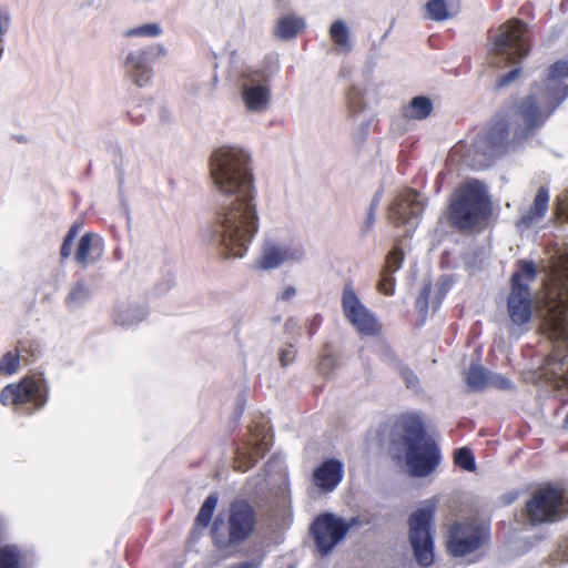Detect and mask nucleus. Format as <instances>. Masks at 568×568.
<instances>
[{
    "label": "nucleus",
    "mask_w": 568,
    "mask_h": 568,
    "mask_svg": "<svg viewBox=\"0 0 568 568\" xmlns=\"http://www.w3.org/2000/svg\"><path fill=\"white\" fill-rule=\"evenodd\" d=\"M211 178L219 192L233 199L219 214L214 234L229 255L242 257L258 222L250 155L234 146L215 150Z\"/></svg>",
    "instance_id": "nucleus-1"
},
{
    "label": "nucleus",
    "mask_w": 568,
    "mask_h": 568,
    "mask_svg": "<svg viewBox=\"0 0 568 568\" xmlns=\"http://www.w3.org/2000/svg\"><path fill=\"white\" fill-rule=\"evenodd\" d=\"M544 293L536 298L539 331L557 345V355L551 357L541 376L556 388L568 386V251L552 260Z\"/></svg>",
    "instance_id": "nucleus-2"
},
{
    "label": "nucleus",
    "mask_w": 568,
    "mask_h": 568,
    "mask_svg": "<svg viewBox=\"0 0 568 568\" xmlns=\"http://www.w3.org/2000/svg\"><path fill=\"white\" fill-rule=\"evenodd\" d=\"M392 456L414 477L427 476L439 460L437 447L415 419L405 423V434L399 442L393 444Z\"/></svg>",
    "instance_id": "nucleus-3"
},
{
    "label": "nucleus",
    "mask_w": 568,
    "mask_h": 568,
    "mask_svg": "<svg viewBox=\"0 0 568 568\" xmlns=\"http://www.w3.org/2000/svg\"><path fill=\"white\" fill-rule=\"evenodd\" d=\"M568 95V61H558L550 67L545 82V92L531 94L520 106L525 129L515 138H521L525 132L540 124L551 111Z\"/></svg>",
    "instance_id": "nucleus-4"
},
{
    "label": "nucleus",
    "mask_w": 568,
    "mask_h": 568,
    "mask_svg": "<svg viewBox=\"0 0 568 568\" xmlns=\"http://www.w3.org/2000/svg\"><path fill=\"white\" fill-rule=\"evenodd\" d=\"M489 214V201L485 186L478 181L462 184L452 200L448 219L453 226L469 230Z\"/></svg>",
    "instance_id": "nucleus-5"
},
{
    "label": "nucleus",
    "mask_w": 568,
    "mask_h": 568,
    "mask_svg": "<svg viewBox=\"0 0 568 568\" xmlns=\"http://www.w3.org/2000/svg\"><path fill=\"white\" fill-rule=\"evenodd\" d=\"M49 399V384L42 373L27 374L18 382L6 385L0 403L14 412L32 414L43 408Z\"/></svg>",
    "instance_id": "nucleus-6"
},
{
    "label": "nucleus",
    "mask_w": 568,
    "mask_h": 568,
    "mask_svg": "<svg viewBox=\"0 0 568 568\" xmlns=\"http://www.w3.org/2000/svg\"><path fill=\"white\" fill-rule=\"evenodd\" d=\"M527 24L519 19H510L503 23L495 34L488 49V63L493 68L521 62L530 51L524 34Z\"/></svg>",
    "instance_id": "nucleus-7"
},
{
    "label": "nucleus",
    "mask_w": 568,
    "mask_h": 568,
    "mask_svg": "<svg viewBox=\"0 0 568 568\" xmlns=\"http://www.w3.org/2000/svg\"><path fill=\"white\" fill-rule=\"evenodd\" d=\"M256 518L251 506L244 501H235L230 508L229 521L217 518L212 528L215 546L227 549L247 539L253 532Z\"/></svg>",
    "instance_id": "nucleus-8"
},
{
    "label": "nucleus",
    "mask_w": 568,
    "mask_h": 568,
    "mask_svg": "<svg viewBox=\"0 0 568 568\" xmlns=\"http://www.w3.org/2000/svg\"><path fill=\"white\" fill-rule=\"evenodd\" d=\"M435 511V503L427 500L407 518L408 541L416 560L422 566H429L434 558L433 520Z\"/></svg>",
    "instance_id": "nucleus-9"
},
{
    "label": "nucleus",
    "mask_w": 568,
    "mask_h": 568,
    "mask_svg": "<svg viewBox=\"0 0 568 568\" xmlns=\"http://www.w3.org/2000/svg\"><path fill=\"white\" fill-rule=\"evenodd\" d=\"M536 268L532 264L523 262L520 272L511 277V290L507 300V312L513 324H526L532 314V296L528 282L535 278Z\"/></svg>",
    "instance_id": "nucleus-10"
},
{
    "label": "nucleus",
    "mask_w": 568,
    "mask_h": 568,
    "mask_svg": "<svg viewBox=\"0 0 568 568\" xmlns=\"http://www.w3.org/2000/svg\"><path fill=\"white\" fill-rule=\"evenodd\" d=\"M270 74L264 69L247 67L239 75V85L244 108L250 113L261 114L271 103Z\"/></svg>",
    "instance_id": "nucleus-11"
},
{
    "label": "nucleus",
    "mask_w": 568,
    "mask_h": 568,
    "mask_svg": "<svg viewBox=\"0 0 568 568\" xmlns=\"http://www.w3.org/2000/svg\"><path fill=\"white\" fill-rule=\"evenodd\" d=\"M568 513V501L560 489L547 486L536 490L526 503V517L531 524L551 523Z\"/></svg>",
    "instance_id": "nucleus-12"
},
{
    "label": "nucleus",
    "mask_w": 568,
    "mask_h": 568,
    "mask_svg": "<svg viewBox=\"0 0 568 568\" xmlns=\"http://www.w3.org/2000/svg\"><path fill=\"white\" fill-rule=\"evenodd\" d=\"M509 125L497 122L487 134L480 135L467 153V161L476 169L488 168L508 144Z\"/></svg>",
    "instance_id": "nucleus-13"
},
{
    "label": "nucleus",
    "mask_w": 568,
    "mask_h": 568,
    "mask_svg": "<svg viewBox=\"0 0 568 568\" xmlns=\"http://www.w3.org/2000/svg\"><path fill=\"white\" fill-rule=\"evenodd\" d=\"M486 528L475 523H456L448 531L447 548L455 557L476 551L486 540Z\"/></svg>",
    "instance_id": "nucleus-14"
},
{
    "label": "nucleus",
    "mask_w": 568,
    "mask_h": 568,
    "mask_svg": "<svg viewBox=\"0 0 568 568\" xmlns=\"http://www.w3.org/2000/svg\"><path fill=\"white\" fill-rule=\"evenodd\" d=\"M353 523L329 514L318 517L311 527L318 554L327 555L344 538Z\"/></svg>",
    "instance_id": "nucleus-15"
},
{
    "label": "nucleus",
    "mask_w": 568,
    "mask_h": 568,
    "mask_svg": "<svg viewBox=\"0 0 568 568\" xmlns=\"http://www.w3.org/2000/svg\"><path fill=\"white\" fill-rule=\"evenodd\" d=\"M345 317L362 335H374L379 331L375 316L359 301L352 287L346 286L342 296Z\"/></svg>",
    "instance_id": "nucleus-16"
},
{
    "label": "nucleus",
    "mask_w": 568,
    "mask_h": 568,
    "mask_svg": "<svg viewBox=\"0 0 568 568\" xmlns=\"http://www.w3.org/2000/svg\"><path fill=\"white\" fill-rule=\"evenodd\" d=\"M424 210L419 193L407 190L399 193L389 205L388 217L396 225H415V220Z\"/></svg>",
    "instance_id": "nucleus-17"
},
{
    "label": "nucleus",
    "mask_w": 568,
    "mask_h": 568,
    "mask_svg": "<svg viewBox=\"0 0 568 568\" xmlns=\"http://www.w3.org/2000/svg\"><path fill=\"white\" fill-rule=\"evenodd\" d=\"M272 444V435L270 427L266 425H255L251 429V439L247 444L246 450L237 452L234 459V468L236 470L245 471L253 467L257 457H262Z\"/></svg>",
    "instance_id": "nucleus-18"
},
{
    "label": "nucleus",
    "mask_w": 568,
    "mask_h": 568,
    "mask_svg": "<svg viewBox=\"0 0 568 568\" xmlns=\"http://www.w3.org/2000/svg\"><path fill=\"white\" fill-rule=\"evenodd\" d=\"M303 257L304 252L300 247H287L274 241H266L257 264L263 270H272L286 262H298Z\"/></svg>",
    "instance_id": "nucleus-19"
},
{
    "label": "nucleus",
    "mask_w": 568,
    "mask_h": 568,
    "mask_svg": "<svg viewBox=\"0 0 568 568\" xmlns=\"http://www.w3.org/2000/svg\"><path fill=\"white\" fill-rule=\"evenodd\" d=\"M164 53L165 50L161 45H155L149 50H140L130 53L126 58L125 67L131 80L138 87L146 85L150 82L152 75V69L148 64V55H162Z\"/></svg>",
    "instance_id": "nucleus-20"
},
{
    "label": "nucleus",
    "mask_w": 568,
    "mask_h": 568,
    "mask_svg": "<svg viewBox=\"0 0 568 568\" xmlns=\"http://www.w3.org/2000/svg\"><path fill=\"white\" fill-rule=\"evenodd\" d=\"M465 381L467 386L474 390H481L487 386L499 389H511L513 383L505 376L496 373H488L483 366L474 364L466 373Z\"/></svg>",
    "instance_id": "nucleus-21"
},
{
    "label": "nucleus",
    "mask_w": 568,
    "mask_h": 568,
    "mask_svg": "<svg viewBox=\"0 0 568 568\" xmlns=\"http://www.w3.org/2000/svg\"><path fill=\"white\" fill-rule=\"evenodd\" d=\"M343 465L335 459H328L318 466L312 476L314 488L318 489L321 494L333 491L342 480Z\"/></svg>",
    "instance_id": "nucleus-22"
},
{
    "label": "nucleus",
    "mask_w": 568,
    "mask_h": 568,
    "mask_svg": "<svg viewBox=\"0 0 568 568\" xmlns=\"http://www.w3.org/2000/svg\"><path fill=\"white\" fill-rule=\"evenodd\" d=\"M32 551L19 544L0 546V568H33Z\"/></svg>",
    "instance_id": "nucleus-23"
},
{
    "label": "nucleus",
    "mask_w": 568,
    "mask_h": 568,
    "mask_svg": "<svg viewBox=\"0 0 568 568\" xmlns=\"http://www.w3.org/2000/svg\"><path fill=\"white\" fill-rule=\"evenodd\" d=\"M103 254L102 239L92 232L85 233L79 241L74 252L75 262L85 267L101 258Z\"/></svg>",
    "instance_id": "nucleus-24"
},
{
    "label": "nucleus",
    "mask_w": 568,
    "mask_h": 568,
    "mask_svg": "<svg viewBox=\"0 0 568 568\" xmlns=\"http://www.w3.org/2000/svg\"><path fill=\"white\" fill-rule=\"evenodd\" d=\"M549 192L546 187L538 189L531 206L517 222L519 229L526 230L539 223L548 210Z\"/></svg>",
    "instance_id": "nucleus-25"
},
{
    "label": "nucleus",
    "mask_w": 568,
    "mask_h": 568,
    "mask_svg": "<svg viewBox=\"0 0 568 568\" xmlns=\"http://www.w3.org/2000/svg\"><path fill=\"white\" fill-rule=\"evenodd\" d=\"M404 254L399 248H394L386 258V263L381 272V278L377 290L385 294L392 295L394 292L395 278L394 274L400 268Z\"/></svg>",
    "instance_id": "nucleus-26"
},
{
    "label": "nucleus",
    "mask_w": 568,
    "mask_h": 568,
    "mask_svg": "<svg viewBox=\"0 0 568 568\" xmlns=\"http://www.w3.org/2000/svg\"><path fill=\"white\" fill-rule=\"evenodd\" d=\"M305 28L303 18L290 14L278 19L274 34L281 40H290L296 37Z\"/></svg>",
    "instance_id": "nucleus-27"
},
{
    "label": "nucleus",
    "mask_w": 568,
    "mask_h": 568,
    "mask_svg": "<svg viewBox=\"0 0 568 568\" xmlns=\"http://www.w3.org/2000/svg\"><path fill=\"white\" fill-rule=\"evenodd\" d=\"M349 28L342 20L332 23L329 28V36L337 48L343 52H351L352 43L349 39Z\"/></svg>",
    "instance_id": "nucleus-28"
},
{
    "label": "nucleus",
    "mask_w": 568,
    "mask_h": 568,
    "mask_svg": "<svg viewBox=\"0 0 568 568\" xmlns=\"http://www.w3.org/2000/svg\"><path fill=\"white\" fill-rule=\"evenodd\" d=\"M432 109L433 104L428 98L416 97L405 108L404 115L409 119L423 120L430 114Z\"/></svg>",
    "instance_id": "nucleus-29"
},
{
    "label": "nucleus",
    "mask_w": 568,
    "mask_h": 568,
    "mask_svg": "<svg viewBox=\"0 0 568 568\" xmlns=\"http://www.w3.org/2000/svg\"><path fill=\"white\" fill-rule=\"evenodd\" d=\"M13 349L19 353V359L23 366L34 363L40 353L38 343L29 338L19 339Z\"/></svg>",
    "instance_id": "nucleus-30"
},
{
    "label": "nucleus",
    "mask_w": 568,
    "mask_h": 568,
    "mask_svg": "<svg viewBox=\"0 0 568 568\" xmlns=\"http://www.w3.org/2000/svg\"><path fill=\"white\" fill-rule=\"evenodd\" d=\"M146 316V311L142 306H125L119 308L115 313V323L122 326H129L141 322Z\"/></svg>",
    "instance_id": "nucleus-31"
},
{
    "label": "nucleus",
    "mask_w": 568,
    "mask_h": 568,
    "mask_svg": "<svg viewBox=\"0 0 568 568\" xmlns=\"http://www.w3.org/2000/svg\"><path fill=\"white\" fill-rule=\"evenodd\" d=\"M425 9L427 18L434 21H444L452 17L447 0H428Z\"/></svg>",
    "instance_id": "nucleus-32"
},
{
    "label": "nucleus",
    "mask_w": 568,
    "mask_h": 568,
    "mask_svg": "<svg viewBox=\"0 0 568 568\" xmlns=\"http://www.w3.org/2000/svg\"><path fill=\"white\" fill-rule=\"evenodd\" d=\"M21 362L19 359V353L14 349L6 352L0 357V374L3 376H12L20 369Z\"/></svg>",
    "instance_id": "nucleus-33"
},
{
    "label": "nucleus",
    "mask_w": 568,
    "mask_h": 568,
    "mask_svg": "<svg viewBox=\"0 0 568 568\" xmlns=\"http://www.w3.org/2000/svg\"><path fill=\"white\" fill-rule=\"evenodd\" d=\"M217 496L215 494L210 495L203 503L197 516L196 524L206 527L212 518V515L217 506Z\"/></svg>",
    "instance_id": "nucleus-34"
},
{
    "label": "nucleus",
    "mask_w": 568,
    "mask_h": 568,
    "mask_svg": "<svg viewBox=\"0 0 568 568\" xmlns=\"http://www.w3.org/2000/svg\"><path fill=\"white\" fill-rule=\"evenodd\" d=\"M81 227H82V224L79 222H74L70 226L69 231L67 232V234L62 241L61 247H60L61 261H65L67 258H69L71 256L73 241L77 237V235L79 234Z\"/></svg>",
    "instance_id": "nucleus-35"
},
{
    "label": "nucleus",
    "mask_w": 568,
    "mask_h": 568,
    "mask_svg": "<svg viewBox=\"0 0 568 568\" xmlns=\"http://www.w3.org/2000/svg\"><path fill=\"white\" fill-rule=\"evenodd\" d=\"M555 217L559 222H568V189L556 197Z\"/></svg>",
    "instance_id": "nucleus-36"
},
{
    "label": "nucleus",
    "mask_w": 568,
    "mask_h": 568,
    "mask_svg": "<svg viewBox=\"0 0 568 568\" xmlns=\"http://www.w3.org/2000/svg\"><path fill=\"white\" fill-rule=\"evenodd\" d=\"M336 367V359L328 348L320 357L317 369L321 375L328 376Z\"/></svg>",
    "instance_id": "nucleus-37"
},
{
    "label": "nucleus",
    "mask_w": 568,
    "mask_h": 568,
    "mask_svg": "<svg viewBox=\"0 0 568 568\" xmlns=\"http://www.w3.org/2000/svg\"><path fill=\"white\" fill-rule=\"evenodd\" d=\"M159 23H148L126 31V36L156 37L161 33Z\"/></svg>",
    "instance_id": "nucleus-38"
},
{
    "label": "nucleus",
    "mask_w": 568,
    "mask_h": 568,
    "mask_svg": "<svg viewBox=\"0 0 568 568\" xmlns=\"http://www.w3.org/2000/svg\"><path fill=\"white\" fill-rule=\"evenodd\" d=\"M455 462L465 470L471 471L475 469V460L469 449L460 448L455 453Z\"/></svg>",
    "instance_id": "nucleus-39"
},
{
    "label": "nucleus",
    "mask_w": 568,
    "mask_h": 568,
    "mask_svg": "<svg viewBox=\"0 0 568 568\" xmlns=\"http://www.w3.org/2000/svg\"><path fill=\"white\" fill-rule=\"evenodd\" d=\"M296 357V349L292 344L283 346L278 351V361L282 367L291 365Z\"/></svg>",
    "instance_id": "nucleus-40"
},
{
    "label": "nucleus",
    "mask_w": 568,
    "mask_h": 568,
    "mask_svg": "<svg viewBox=\"0 0 568 568\" xmlns=\"http://www.w3.org/2000/svg\"><path fill=\"white\" fill-rule=\"evenodd\" d=\"M521 70L519 68L511 70L507 74L503 75L496 83V89H501L519 79Z\"/></svg>",
    "instance_id": "nucleus-41"
},
{
    "label": "nucleus",
    "mask_w": 568,
    "mask_h": 568,
    "mask_svg": "<svg viewBox=\"0 0 568 568\" xmlns=\"http://www.w3.org/2000/svg\"><path fill=\"white\" fill-rule=\"evenodd\" d=\"M402 377L404 378L407 387L417 389L419 387V379L413 371L407 367L400 368Z\"/></svg>",
    "instance_id": "nucleus-42"
},
{
    "label": "nucleus",
    "mask_w": 568,
    "mask_h": 568,
    "mask_svg": "<svg viewBox=\"0 0 568 568\" xmlns=\"http://www.w3.org/2000/svg\"><path fill=\"white\" fill-rule=\"evenodd\" d=\"M348 103L353 112H357L363 109L361 92L357 89H352L349 91Z\"/></svg>",
    "instance_id": "nucleus-43"
},
{
    "label": "nucleus",
    "mask_w": 568,
    "mask_h": 568,
    "mask_svg": "<svg viewBox=\"0 0 568 568\" xmlns=\"http://www.w3.org/2000/svg\"><path fill=\"white\" fill-rule=\"evenodd\" d=\"M430 294V285L426 284L419 295V297L416 301V305L419 308L420 312H425L428 307V300Z\"/></svg>",
    "instance_id": "nucleus-44"
},
{
    "label": "nucleus",
    "mask_w": 568,
    "mask_h": 568,
    "mask_svg": "<svg viewBox=\"0 0 568 568\" xmlns=\"http://www.w3.org/2000/svg\"><path fill=\"white\" fill-rule=\"evenodd\" d=\"M88 290L83 284H77L69 294V298L77 302L88 296Z\"/></svg>",
    "instance_id": "nucleus-45"
},
{
    "label": "nucleus",
    "mask_w": 568,
    "mask_h": 568,
    "mask_svg": "<svg viewBox=\"0 0 568 568\" xmlns=\"http://www.w3.org/2000/svg\"><path fill=\"white\" fill-rule=\"evenodd\" d=\"M295 293H296L295 287H293V286H288V287H286V288L283 291V293H282L281 297H282V300H290L292 296H294V295H295Z\"/></svg>",
    "instance_id": "nucleus-46"
},
{
    "label": "nucleus",
    "mask_w": 568,
    "mask_h": 568,
    "mask_svg": "<svg viewBox=\"0 0 568 568\" xmlns=\"http://www.w3.org/2000/svg\"><path fill=\"white\" fill-rule=\"evenodd\" d=\"M7 534V523L6 519L0 516V542L3 540Z\"/></svg>",
    "instance_id": "nucleus-47"
},
{
    "label": "nucleus",
    "mask_w": 568,
    "mask_h": 568,
    "mask_svg": "<svg viewBox=\"0 0 568 568\" xmlns=\"http://www.w3.org/2000/svg\"><path fill=\"white\" fill-rule=\"evenodd\" d=\"M445 294V290L444 288H440L437 296L433 300V305H434V308H436L439 303H440V300L443 297V295Z\"/></svg>",
    "instance_id": "nucleus-48"
},
{
    "label": "nucleus",
    "mask_w": 568,
    "mask_h": 568,
    "mask_svg": "<svg viewBox=\"0 0 568 568\" xmlns=\"http://www.w3.org/2000/svg\"><path fill=\"white\" fill-rule=\"evenodd\" d=\"M564 428L568 429V415L566 416V419H565V423H564Z\"/></svg>",
    "instance_id": "nucleus-49"
},
{
    "label": "nucleus",
    "mask_w": 568,
    "mask_h": 568,
    "mask_svg": "<svg viewBox=\"0 0 568 568\" xmlns=\"http://www.w3.org/2000/svg\"><path fill=\"white\" fill-rule=\"evenodd\" d=\"M372 221H373V213L369 212V214H368V223H372Z\"/></svg>",
    "instance_id": "nucleus-50"
}]
</instances>
